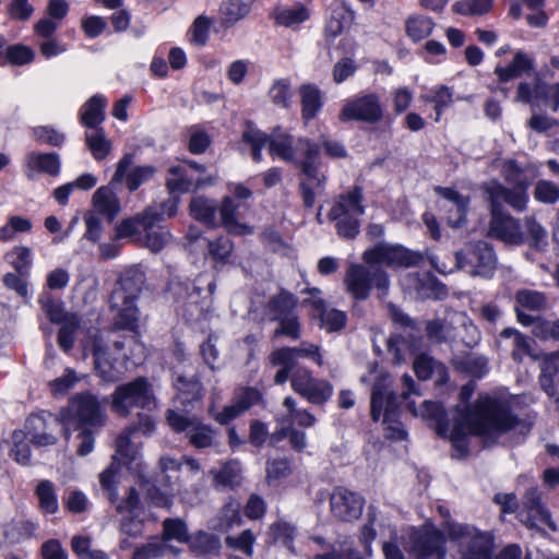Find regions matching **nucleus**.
I'll return each mask as SVG.
<instances>
[{
  "instance_id": "26",
  "label": "nucleus",
  "mask_w": 559,
  "mask_h": 559,
  "mask_svg": "<svg viewBox=\"0 0 559 559\" xmlns=\"http://www.w3.org/2000/svg\"><path fill=\"white\" fill-rule=\"evenodd\" d=\"M271 17L276 25L295 28L309 20L310 11L305 4L297 2L292 7L274 8Z\"/></svg>"
},
{
  "instance_id": "44",
  "label": "nucleus",
  "mask_w": 559,
  "mask_h": 559,
  "mask_svg": "<svg viewBox=\"0 0 559 559\" xmlns=\"http://www.w3.org/2000/svg\"><path fill=\"white\" fill-rule=\"evenodd\" d=\"M60 324L61 328L57 337L58 345L63 352L68 353L73 348L81 320L76 314H70L68 319Z\"/></svg>"
},
{
  "instance_id": "3",
  "label": "nucleus",
  "mask_w": 559,
  "mask_h": 559,
  "mask_svg": "<svg viewBox=\"0 0 559 559\" xmlns=\"http://www.w3.org/2000/svg\"><path fill=\"white\" fill-rule=\"evenodd\" d=\"M106 421L104 408L97 397L91 393L74 395L67 408L60 413V419L53 418L52 423L61 425L63 436L68 440L71 429L82 427H103Z\"/></svg>"
},
{
  "instance_id": "21",
  "label": "nucleus",
  "mask_w": 559,
  "mask_h": 559,
  "mask_svg": "<svg viewBox=\"0 0 559 559\" xmlns=\"http://www.w3.org/2000/svg\"><path fill=\"white\" fill-rule=\"evenodd\" d=\"M500 345H503L511 350V357L516 362H522L525 356L533 359L538 357L533 353V340L516 329L506 328L499 333Z\"/></svg>"
},
{
  "instance_id": "51",
  "label": "nucleus",
  "mask_w": 559,
  "mask_h": 559,
  "mask_svg": "<svg viewBox=\"0 0 559 559\" xmlns=\"http://www.w3.org/2000/svg\"><path fill=\"white\" fill-rule=\"evenodd\" d=\"M266 480L269 484L289 476L293 472V462L287 457L269 459L265 464Z\"/></svg>"
},
{
  "instance_id": "43",
  "label": "nucleus",
  "mask_w": 559,
  "mask_h": 559,
  "mask_svg": "<svg viewBox=\"0 0 559 559\" xmlns=\"http://www.w3.org/2000/svg\"><path fill=\"white\" fill-rule=\"evenodd\" d=\"M169 549H173V546L158 537H153L147 543L135 547L131 559H159L166 556Z\"/></svg>"
},
{
  "instance_id": "36",
  "label": "nucleus",
  "mask_w": 559,
  "mask_h": 559,
  "mask_svg": "<svg viewBox=\"0 0 559 559\" xmlns=\"http://www.w3.org/2000/svg\"><path fill=\"white\" fill-rule=\"evenodd\" d=\"M217 211L218 206L214 200L206 199L204 197H197L191 200V215L193 218L207 226L216 227L218 225L216 219Z\"/></svg>"
},
{
  "instance_id": "48",
  "label": "nucleus",
  "mask_w": 559,
  "mask_h": 559,
  "mask_svg": "<svg viewBox=\"0 0 559 559\" xmlns=\"http://www.w3.org/2000/svg\"><path fill=\"white\" fill-rule=\"evenodd\" d=\"M407 408L414 415H420L424 418L432 419L437 423L438 427L441 428L445 425L447 416L444 408L440 403L432 401H424L419 411H417L414 406V402L407 403Z\"/></svg>"
},
{
  "instance_id": "49",
  "label": "nucleus",
  "mask_w": 559,
  "mask_h": 559,
  "mask_svg": "<svg viewBox=\"0 0 559 559\" xmlns=\"http://www.w3.org/2000/svg\"><path fill=\"white\" fill-rule=\"evenodd\" d=\"M516 307L540 311L546 308L547 298L545 294L531 289H520L515 294Z\"/></svg>"
},
{
  "instance_id": "18",
  "label": "nucleus",
  "mask_w": 559,
  "mask_h": 559,
  "mask_svg": "<svg viewBox=\"0 0 559 559\" xmlns=\"http://www.w3.org/2000/svg\"><path fill=\"white\" fill-rule=\"evenodd\" d=\"M144 283L145 274L142 270L139 267L127 270L111 294V307H120L121 302L135 301L142 292Z\"/></svg>"
},
{
  "instance_id": "12",
  "label": "nucleus",
  "mask_w": 559,
  "mask_h": 559,
  "mask_svg": "<svg viewBox=\"0 0 559 559\" xmlns=\"http://www.w3.org/2000/svg\"><path fill=\"white\" fill-rule=\"evenodd\" d=\"M423 260L419 252L408 250L400 245L378 243L362 253L365 263L386 265L389 267H411L418 265Z\"/></svg>"
},
{
  "instance_id": "11",
  "label": "nucleus",
  "mask_w": 559,
  "mask_h": 559,
  "mask_svg": "<svg viewBox=\"0 0 559 559\" xmlns=\"http://www.w3.org/2000/svg\"><path fill=\"white\" fill-rule=\"evenodd\" d=\"M455 260L459 269L483 277H490L497 263L493 249L485 241L467 243L455 253Z\"/></svg>"
},
{
  "instance_id": "10",
  "label": "nucleus",
  "mask_w": 559,
  "mask_h": 559,
  "mask_svg": "<svg viewBox=\"0 0 559 559\" xmlns=\"http://www.w3.org/2000/svg\"><path fill=\"white\" fill-rule=\"evenodd\" d=\"M168 425L176 432H185L189 443L197 449L218 445L217 431L194 416L169 409L166 416Z\"/></svg>"
},
{
  "instance_id": "62",
  "label": "nucleus",
  "mask_w": 559,
  "mask_h": 559,
  "mask_svg": "<svg viewBox=\"0 0 559 559\" xmlns=\"http://www.w3.org/2000/svg\"><path fill=\"white\" fill-rule=\"evenodd\" d=\"M417 289L421 298L437 300L443 299L448 296V289L445 285L430 276L420 280Z\"/></svg>"
},
{
  "instance_id": "4",
  "label": "nucleus",
  "mask_w": 559,
  "mask_h": 559,
  "mask_svg": "<svg viewBox=\"0 0 559 559\" xmlns=\"http://www.w3.org/2000/svg\"><path fill=\"white\" fill-rule=\"evenodd\" d=\"M364 193L359 186L334 198L328 218L334 222L337 235L354 239L360 230L359 218L365 214Z\"/></svg>"
},
{
  "instance_id": "56",
  "label": "nucleus",
  "mask_w": 559,
  "mask_h": 559,
  "mask_svg": "<svg viewBox=\"0 0 559 559\" xmlns=\"http://www.w3.org/2000/svg\"><path fill=\"white\" fill-rule=\"evenodd\" d=\"M233 249V242L226 236H221L214 240H209L207 242L209 255L216 263H227Z\"/></svg>"
},
{
  "instance_id": "42",
  "label": "nucleus",
  "mask_w": 559,
  "mask_h": 559,
  "mask_svg": "<svg viewBox=\"0 0 559 559\" xmlns=\"http://www.w3.org/2000/svg\"><path fill=\"white\" fill-rule=\"evenodd\" d=\"M135 301L121 302L118 313L115 318V326L120 330H128L135 332L139 328V309L135 307Z\"/></svg>"
},
{
  "instance_id": "19",
  "label": "nucleus",
  "mask_w": 559,
  "mask_h": 559,
  "mask_svg": "<svg viewBox=\"0 0 559 559\" xmlns=\"http://www.w3.org/2000/svg\"><path fill=\"white\" fill-rule=\"evenodd\" d=\"M399 409V396L382 388L374 385L371 394V418L378 421L382 417L384 424L394 421Z\"/></svg>"
},
{
  "instance_id": "45",
  "label": "nucleus",
  "mask_w": 559,
  "mask_h": 559,
  "mask_svg": "<svg viewBox=\"0 0 559 559\" xmlns=\"http://www.w3.org/2000/svg\"><path fill=\"white\" fill-rule=\"evenodd\" d=\"M503 175L507 182L513 185L514 187L512 189H508L504 187V191L508 193L519 192L520 190H523L524 195L526 198V201L528 200L527 197V188L528 182L526 178L524 177V174L520 166L514 162L510 160L504 164L503 166Z\"/></svg>"
},
{
  "instance_id": "52",
  "label": "nucleus",
  "mask_w": 559,
  "mask_h": 559,
  "mask_svg": "<svg viewBox=\"0 0 559 559\" xmlns=\"http://www.w3.org/2000/svg\"><path fill=\"white\" fill-rule=\"evenodd\" d=\"M12 448L10 456L22 465H27L31 462V448L26 442V433L24 430H14L12 436Z\"/></svg>"
},
{
  "instance_id": "59",
  "label": "nucleus",
  "mask_w": 559,
  "mask_h": 559,
  "mask_svg": "<svg viewBox=\"0 0 559 559\" xmlns=\"http://www.w3.org/2000/svg\"><path fill=\"white\" fill-rule=\"evenodd\" d=\"M269 361L274 367H280L274 376L275 384H284L288 379H292V374L296 368L287 358L281 354L277 349H274L270 356Z\"/></svg>"
},
{
  "instance_id": "14",
  "label": "nucleus",
  "mask_w": 559,
  "mask_h": 559,
  "mask_svg": "<svg viewBox=\"0 0 559 559\" xmlns=\"http://www.w3.org/2000/svg\"><path fill=\"white\" fill-rule=\"evenodd\" d=\"M165 211H159L156 205H150L144 211L131 218L123 219L116 227V238H129L132 241H140L143 234L155 230L156 225L164 221Z\"/></svg>"
},
{
  "instance_id": "39",
  "label": "nucleus",
  "mask_w": 559,
  "mask_h": 559,
  "mask_svg": "<svg viewBox=\"0 0 559 559\" xmlns=\"http://www.w3.org/2000/svg\"><path fill=\"white\" fill-rule=\"evenodd\" d=\"M433 27L432 19L423 14H412L405 21L406 35L415 43L427 38Z\"/></svg>"
},
{
  "instance_id": "57",
  "label": "nucleus",
  "mask_w": 559,
  "mask_h": 559,
  "mask_svg": "<svg viewBox=\"0 0 559 559\" xmlns=\"http://www.w3.org/2000/svg\"><path fill=\"white\" fill-rule=\"evenodd\" d=\"M133 432L126 429L116 441L117 454L120 456L122 464H131L139 455V448L130 439Z\"/></svg>"
},
{
  "instance_id": "55",
  "label": "nucleus",
  "mask_w": 559,
  "mask_h": 559,
  "mask_svg": "<svg viewBox=\"0 0 559 559\" xmlns=\"http://www.w3.org/2000/svg\"><path fill=\"white\" fill-rule=\"evenodd\" d=\"M190 536L186 523L180 519H166L163 522V537L159 538L166 543L176 539L181 543H188Z\"/></svg>"
},
{
  "instance_id": "30",
  "label": "nucleus",
  "mask_w": 559,
  "mask_h": 559,
  "mask_svg": "<svg viewBox=\"0 0 559 559\" xmlns=\"http://www.w3.org/2000/svg\"><path fill=\"white\" fill-rule=\"evenodd\" d=\"M107 100L102 95L92 96L81 108L80 121L88 129L100 128V123L105 120V108Z\"/></svg>"
},
{
  "instance_id": "35",
  "label": "nucleus",
  "mask_w": 559,
  "mask_h": 559,
  "mask_svg": "<svg viewBox=\"0 0 559 559\" xmlns=\"http://www.w3.org/2000/svg\"><path fill=\"white\" fill-rule=\"evenodd\" d=\"M276 349L295 366H298V358L300 357L309 358L320 367L323 366V359L319 345L309 342H301L298 346L295 347L285 346L278 347Z\"/></svg>"
},
{
  "instance_id": "37",
  "label": "nucleus",
  "mask_w": 559,
  "mask_h": 559,
  "mask_svg": "<svg viewBox=\"0 0 559 559\" xmlns=\"http://www.w3.org/2000/svg\"><path fill=\"white\" fill-rule=\"evenodd\" d=\"M191 552L198 557L216 555L221 549L219 538L211 533L200 531L190 536L188 543Z\"/></svg>"
},
{
  "instance_id": "64",
  "label": "nucleus",
  "mask_w": 559,
  "mask_h": 559,
  "mask_svg": "<svg viewBox=\"0 0 559 559\" xmlns=\"http://www.w3.org/2000/svg\"><path fill=\"white\" fill-rule=\"evenodd\" d=\"M534 197L542 203L554 204L559 200V186L552 181L539 180L535 185Z\"/></svg>"
},
{
  "instance_id": "8",
  "label": "nucleus",
  "mask_w": 559,
  "mask_h": 559,
  "mask_svg": "<svg viewBox=\"0 0 559 559\" xmlns=\"http://www.w3.org/2000/svg\"><path fill=\"white\" fill-rule=\"evenodd\" d=\"M444 533L451 542L457 543L460 559H491L492 537L467 524L447 521Z\"/></svg>"
},
{
  "instance_id": "31",
  "label": "nucleus",
  "mask_w": 559,
  "mask_h": 559,
  "mask_svg": "<svg viewBox=\"0 0 559 559\" xmlns=\"http://www.w3.org/2000/svg\"><path fill=\"white\" fill-rule=\"evenodd\" d=\"M237 209L238 204L235 203L234 199L230 197H225L218 207L221 215V224L228 230L230 234L235 235H246L251 234L252 228L246 224L240 223L237 219Z\"/></svg>"
},
{
  "instance_id": "54",
  "label": "nucleus",
  "mask_w": 559,
  "mask_h": 559,
  "mask_svg": "<svg viewBox=\"0 0 559 559\" xmlns=\"http://www.w3.org/2000/svg\"><path fill=\"white\" fill-rule=\"evenodd\" d=\"M5 260L20 275H26L32 265V251L27 247H15L5 254Z\"/></svg>"
},
{
  "instance_id": "34",
  "label": "nucleus",
  "mask_w": 559,
  "mask_h": 559,
  "mask_svg": "<svg viewBox=\"0 0 559 559\" xmlns=\"http://www.w3.org/2000/svg\"><path fill=\"white\" fill-rule=\"evenodd\" d=\"M545 88L547 83L543 81L540 73H535L532 81H521L518 84L514 100L532 105L535 99H543Z\"/></svg>"
},
{
  "instance_id": "53",
  "label": "nucleus",
  "mask_w": 559,
  "mask_h": 559,
  "mask_svg": "<svg viewBox=\"0 0 559 559\" xmlns=\"http://www.w3.org/2000/svg\"><path fill=\"white\" fill-rule=\"evenodd\" d=\"M276 322L278 325L273 332V340L286 336L290 340L297 341L301 337V324L297 313L290 314Z\"/></svg>"
},
{
  "instance_id": "5",
  "label": "nucleus",
  "mask_w": 559,
  "mask_h": 559,
  "mask_svg": "<svg viewBox=\"0 0 559 559\" xmlns=\"http://www.w3.org/2000/svg\"><path fill=\"white\" fill-rule=\"evenodd\" d=\"M304 148V157L298 163L299 173V192L302 204L306 209H312L316 203L317 194L324 191L328 176L319 160V146L309 140H299Z\"/></svg>"
},
{
  "instance_id": "15",
  "label": "nucleus",
  "mask_w": 559,
  "mask_h": 559,
  "mask_svg": "<svg viewBox=\"0 0 559 559\" xmlns=\"http://www.w3.org/2000/svg\"><path fill=\"white\" fill-rule=\"evenodd\" d=\"M411 552L417 559H443V534L431 525L414 528L411 533Z\"/></svg>"
},
{
  "instance_id": "9",
  "label": "nucleus",
  "mask_w": 559,
  "mask_h": 559,
  "mask_svg": "<svg viewBox=\"0 0 559 559\" xmlns=\"http://www.w3.org/2000/svg\"><path fill=\"white\" fill-rule=\"evenodd\" d=\"M112 409L127 417L132 408L152 409L155 395L152 383L144 377L120 384L112 393Z\"/></svg>"
},
{
  "instance_id": "40",
  "label": "nucleus",
  "mask_w": 559,
  "mask_h": 559,
  "mask_svg": "<svg viewBox=\"0 0 559 559\" xmlns=\"http://www.w3.org/2000/svg\"><path fill=\"white\" fill-rule=\"evenodd\" d=\"M302 105V117L306 120L313 119L322 106L319 88L311 84H305L299 90Z\"/></svg>"
},
{
  "instance_id": "20",
  "label": "nucleus",
  "mask_w": 559,
  "mask_h": 559,
  "mask_svg": "<svg viewBox=\"0 0 559 559\" xmlns=\"http://www.w3.org/2000/svg\"><path fill=\"white\" fill-rule=\"evenodd\" d=\"M133 162L132 154H126L118 163L112 181H122L126 178L130 191H135L142 183L148 181L155 174L153 166H138L127 171Z\"/></svg>"
},
{
  "instance_id": "6",
  "label": "nucleus",
  "mask_w": 559,
  "mask_h": 559,
  "mask_svg": "<svg viewBox=\"0 0 559 559\" xmlns=\"http://www.w3.org/2000/svg\"><path fill=\"white\" fill-rule=\"evenodd\" d=\"M344 284L346 290L356 300H366L372 288L378 290L379 298H384L390 288L388 273L372 263L348 265Z\"/></svg>"
},
{
  "instance_id": "50",
  "label": "nucleus",
  "mask_w": 559,
  "mask_h": 559,
  "mask_svg": "<svg viewBox=\"0 0 559 559\" xmlns=\"http://www.w3.org/2000/svg\"><path fill=\"white\" fill-rule=\"evenodd\" d=\"M166 187L170 194L186 193L191 189L192 180L187 177L182 166H173L168 170Z\"/></svg>"
},
{
  "instance_id": "22",
  "label": "nucleus",
  "mask_w": 559,
  "mask_h": 559,
  "mask_svg": "<svg viewBox=\"0 0 559 559\" xmlns=\"http://www.w3.org/2000/svg\"><path fill=\"white\" fill-rule=\"evenodd\" d=\"M60 158L57 153L31 152L25 156V176L33 180L39 173L57 176L60 173Z\"/></svg>"
},
{
  "instance_id": "29",
  "label": "nucleus",
  "mask_w": 559,
  "mask_h": 559,
  "mask_svg": "<svg viewBox=\"0 0 559 559\" xmlns=\"http://www.w3.org/2000/svg\"><path fill=\"white\" fill-rule=\"evenodd\" d=\"M559 373V350L545 354L542 357L539 384L542 390L549 396H555L557 386L555 378Z\"/></svg>"
},
{
  "instance_id": "7",
  "label": "nucleus",
  "mask_w": 559,
  "mask_h": 559,
  "mask_svg": "<svg viewBox=\"0 0 559 559\" xmlns=\"http://www.w3.org/2000/svg\"><path fill=\"white\" fill-rule=\"evenodd\" d=\"M242 141L250 146L252 159L257 163L262 160V148L267 145L269 153L284 162L292 163L295 160L296 151L302 146L298 143L294 147L292 135L282 132L280 129L274 130L271 134H266L259 129L248 127L242 132Z\"/></svg>"
},
{
  "instance_id": "16",
  "label": "nucleus",
  "mask_w": 559,
  "mask_h": 559,
  "mask_svg": "<svg viewBox=\"0 0 559 559\" xmlns=\"http://www.w3.org/2000/svg\"><path fill=\"white\" fill-rule=\"evenodd\" d=\"M520 521L531 530H536L542 535L546 532L539 527V523L547 525L552 532L558 527L551 519L549 510L544 506L539 491L531 488L526 491L523 500V510L520 513Z\"/></svg>"
},
{
  "instance_id": "63",
  "label": "nucleus",
  "mask_w": 559,
  "mask_h": 559,
  "mask_svg": "<svg viewBox=\"0 0 559 559\" xmlns=\"http://www.w3.org/2000/svg\"><path fill=\"white\" fill-rule=\"evenodd\" d=\"M213 21L205 16L199 15L190 27L191 41L197 46H204L209 39L210 28Z\"/></svg>"
},
{
  "instance_id": "33",
  "label": "nucleus",
  "mask_w": 559,
  "mask_h": 559,
  "mask_svg": "<svg viewBox=\"0 0 559 559\" xmlns=\"http://www.w3.org/2000/svg\"><path fill=\"white\" fill-rule=\"evenodd\" d=\"M94 211L97 215H104L111 223L120 211L118 199L105 187L99 188L93 195Z\"/></svg>"
},
{
  "instance_id": "23",
  "label": "nucleus",
  "mask_w": 559,
  "mask_h": 559,
  "mask_svg": "<svg viewBox=\"0 0 559 559\" xmlns=\"http://www.w3.org/2000/svg\"><path fill=\"white\" fill-rule=\"evenodd\" d=\"M534 70V60L525 51L518 50L513 59L507 66H497L493 74L497 83L502 85L524 74H530Z\"/></svg>"
},
{
  "instance_id": "38",
  "label": "nucleus",
  "mask_w": 559,
  "mask_h": 559,
  "mask_svg": "<svg viewBox=\"0 0 559 559\" xmlns=\"http://www.w3.org/2000/svg\"><path fill=\"white\" fill-rule=\"evenodd\" d=\"M436 192L451 202V207H455L456 210L457 218L453 219L452 217H448L449 225L454 228L461 227L465 223L469 199L450 188L437 187Z\"/></svg>"
},
{
  "instance_id": "2",
  "label": "nucleus",
  "mask_w": 559,
  "mask_h": 559,
  "mask_svg": "<svg viewBox=\"0 0 559 559\" xmlns=\"http://www.w3.org/2000/svg\"><path fill=\"white\" fill-rule=\"evenodd\" d=\"M484 192L491 212L489 235L509 245H522L524 235L520 222L511 215L504 214L501 206L507 203L515 211H524L526 209V198L523 190L508 193L504 191V186L497 181H490L484 186Z\"/></svg>"
},
{
  "instance_id": "58",
  "label": "nucleus",
  "mask_w": 559,
  "mask_h": 559,
  "mask_svg": "<svg viewBox=\"0 0 559 559\" xmlns=\"http://www.w3.org/2000/svg\"><path fill=\"white\" fill-rule=\"evenodd\" d=\"M493 0H459L452 9L461 15H484L492 8Z\"/></svg>"
},
{
  "instance_id": "27",
  "label": "nucleus",
  "mask_w": 559,
  "mask_h": 559,
  "mask_svg": "<svg viewBox=\"0 0 559 559\" xmlns=\"http://www.w3.org/2000/svg\"><path fill=\"white\" fill-rule=\"evenodd\" d=\"M414 371L419 380L436 377V382L442 384L448 380L447 367L427 354L418 355L413 364Z\"/></svg>"
},
{
  "instance_id": "60",
  "label": "nucleus",
  "mask_w": 559,
  "mask_h": 559,
  "mask_svg": "<svg viewBox=\"0 0 559 559\" xmlns=\"http://www.w3.org/2000/svg\"><path fill=\"white\" fill-rule=\"evenodd\" d=\"M250 12V5L241 0H229L222 4L221 13L226 24H235Z\"/></svg>"
},
{
  "instance_id": "24",
  "label": "nucleus",
  "mask_w": 559,
  "mask_h": 559,
  "mask_svg": "<svg viewBox=\"0 0 559 559\" xmlns=\"http://www.w3.org/2000/svg\"><path fill=\"white\" fill-rule=\"evenodd\" d=\"M298 298L288 290L281 289L276 295L272 296L264 306L265 317L276 322L283 318L296 313Z\"/></svg>"
},
{
  "instance_id": "25",
  "label": "nucleus",
  "mask_w": 559,
  "mask_h": 559,
  "mask_svg": "<svg viewBox=\"0 0 559 559\" xmlns=\"http://www.w3.org/2000/svg\"><path fill=\"white\" fill-rule=\"evenodd\" d=\"M85 350L94 357L95 369L106 381H114L112 364L108 358L107 345L104 338L98 335H92L85 345Z\"/></svg>"
},
{
  "instance_id": "28",
  "label": "nucleus",
  "mask_w": 559,
  "mask_h": 559,
  "mask_svg": "<svg viewBox=\"0 0 559 559\" xmlns=\"http://www.w3.org/2000/svg\"><path fill=\"white\" fill-rule=\"evenodd\" d=\"M25 433L31 442L37 447L52 445L57 437L52 433L47 421L39 415H31L25 423Z\"/></svg>"
},
{
  "instance_id": "47",
  "label": "nucleus",
  "mask_w": 559,
  "mask_h": 559,
  "mask_svg": "<svg viewBox=\"0 0 559 559\" xmlns=\"http://www.w3.org/2000/svg\"><path fill=\"white\" fill-rule=\"evenodd\" d=\"M170 240V231L164 226H157L155 230L143 234V238L140 241L134 242L144 246L154 253H157L162 251Z\"/></svg>"
},
{
  "instance_id": "13",
  "label": "nucleus",
  "mask_w": 559,
  "mask_h": 559,
  "mask_svg": "<svg viewBox=\"0 0 559 559\" xmlns=\"http://www.w3.org/2000/svg\"><path fill=\"white\" fill-rule=\"evenodd\" d=\"M383 117L384 108L380 96L376 93L347 99L338 114L342 122L361 121L371 124L380 122Z\"/></svg>"
},
{
  "instance_id": "1",
  "label": "nucleus",
  "mask_w": 559,
  "mask_h": 559,
  "mask_svg": "<svg viewBox=\"0 0 559 559\" xmlns=\"http://www.w3.org/2000/svg\"><path fill=\"white\" fill-rule=\"evenodd\" d=\"M455 412L450 440L462 455L468 453V435L497 438L513 432L526 436L533 425L528 418L515 416L507 404L489 396L479 397L474 405L457 406Z\"/></svg>"
},
{
  "instance_id": "32",
  "label": "nucleus",
  "mask_w": 559,
  "mask_h": 559,
  "mask_svg": "<svg viewBox=\"0 0 559 559\" xmlns=\"http://www.w3.org/2000/svg\"><path fill=\"white\" fill-rule=\"evenodd\" d=\"M34 495L41 513L52 515L59 511L57 490L51 480H39L34 489Z\"/></svg>"
},
{
  "instance_id": "41",
  "label": "nucleus",
  "mask_w": 559,
  "mask_h": 559,
  "mask_svg": "<svg viewBox=\"0 0 559 559\" xmlns=\"http://www.w3.org/2000/svg\"><path fill=\"white\" fill-rule=\"evenodd\" d=\"M85 132V142L96 160L104 159L111 151V142L106 138L103 128L92 129Z\"/></svg>"
},
{
  "instance_id": "17",
  "label": "nucleus",
  "mask_w": 559,
  "mask_h": 559,
  "mask_svg": "<svg viewBox=\"0 0 559 559\" xmlns=\"http://www.w3.org/2000/svg\"><path fill=\"white\" fill-rule=\"evenodd\" d=\"M331 512L343 522L358 520L362 513L365 499L345 487H335L330 496Z\"/></svg>"
},
{
  "instance_id": "46",
  "label": "nucleus",
  "mask_w": 559,
  "mask_h": 559,
  "mask_svg": "<svg viewBox=\"0 0 559 559\" xmlns=\"http://www.w3.org/2000/svg\"><path fill=\"white\" fill-rule=\"evenodd\" d=\"M332 394L333 386L326 380L316 378L301 396L311 404L322 405L331 399Z\"/></svg>"
},
{
  "instance_id": "61",
  "label": "nucleus",
  "mask_w": 559,
  "mask_h": 559,
  "mask_svg": "<svg viewBox=\"0 0 559 559\" xmlns=\"http://www.w3.org/2000/svg\"><path fill=\"white\" fill-rule=\"evenodd\" d=\"M174 385L178 392L187 394V400H198L202 396V384L195 376L188 378L183 374H177Z\"/></svg>"
}]
</instances>
